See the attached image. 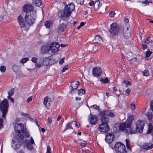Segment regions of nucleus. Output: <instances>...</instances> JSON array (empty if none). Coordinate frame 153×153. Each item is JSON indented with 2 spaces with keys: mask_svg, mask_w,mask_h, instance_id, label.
I'll list each match as a JSON object with an SVG mask.
<instances>
[{
  "mask_svg": "<svg viewBox=\"0 0 153 153\" xmlns=\"http://www.w3.org/2000/svg\"><path fill=\"white\" fill-rule=\"evenodd\" d=\"M74 8V4L73 3H69L65 6L62 10L59 11L58 16L59 18H62L64 21H67Z\"/></svg>",
  "mask_w": 153,
  "mask_h": 153,
  "instance_id": "nucleus-1",
  "label": "nucleus"
},
{
  "mask_svg": "<svg viewBox=\"0 0 153 153\" xmlns=\"http://www.w3.org/2000/svg\"><path fill=\"white\" fill-rule=\"evenodd\" d=\"M144 125L145 123L143 121L139 120L135 123V128L131 127L128 129V130H126V131L128 133V134H135L137 132L142 133L143 131Z\"/></svg>",
  "mask_w": 153,
  "mask_h": 153,
  "instance_id": "nucleus-2",
  "label": "nucleus"
},
{
  "mask_svg": "<svg viewBox=\"0 0 153 153\" xmlns=\"http://www.w3.org/2000/svg\"><path fill=\"white\" fill-rule=\"evenodd\" d=\"M36 16V11H32L30 13H26L25 16V20L29 28L34 23Z\"/></svg>",
  "mask_w": 153,
  "mask_h": 153,
  "instance_id": "nucleus-3",
  "label": "nucleus"
},
{
  "mask_svg": "<svg viewBox=\"0 0 153 153\" xmlns=\"http://www.w3.org/2000/svg\"><path fill=\"white\" fill-rule=\"evenodd\" d=\"M8 102L7 99H4L0 104V110L2 113V117L5 118L8 112Z\"/></svg>",
  "mask_w": 153,
  "mask_h": 153,
  "instance_id": "nucleus-4",
  "label": "nucleus"
},
{
  "mask_svg": "<svg viewBox=\"0 0 153 153\" xmlns=\"http://www.w3.org/2000/svg\"><path fill=\"white\" fill-rule=\"evenodd\" d=\"M17 21L19 27L21 29L24 28L25 30H28L29 28L22 15H20L17 17Z\"/></svg>",
  "mask_w": 153,
  "mask_h": 153,
  "instance_id": "nucleus-5",
  "label": "nucleus"
},
{
  "mask_svg": "<svg viewBox=\"0 0 153 153\" xmlns=\"http://www.w3.org/2000/svg\"><path fill=\"white\" fill-rule=\"evenodd\" d=\"M24 129V125L22 123L17 124L14 127L15 131L18 133L17 137H19L21 140L24 137L23 134H21L22 132Z\"/></svg>",
  "mask_w": 153,
  "mask_h": 153,
  "instance_id": "nucleus-6",
  "label": "nucleus"
},
{
  "mask_svg": "<svg viewBox=\"0 0 153 153\" xmlns=\"http://www.w3.org/2000/svg\"><path fill=\"white\" fill-rule=\"evenodd\" d=\"M125 125L123 123H116L113 126L114 131L115 132L120 131H123L124 133L128 134L126 130H128V129L126 128Z\"/></svg>",
  "mask_w": 153,
  "mask_h": 153,
  "instance_id": "nucleus-7",
  "label": "nucleus"
},
{
  "mask_svg": "<svg viewBox=\"0 0 153 153\" xmlns=\"http://www.w3.org/2000/svg\"><path fill=\"white\" fill-rule=\"evenodd\" d=\"M115 149L117 153H126V147L122 143L118 142L116 143Z\"/></svg>",
  "mask_w": 153,
  "mask_h": 153,
  "instance_id": "nucleus-8",
  "label": "nucleus"
},
{
  "mask_svg": "<svg viewBox=\"0 0 153 153\" xmlns=\"http://www.w3.org/2000/svg\"><path fill=\"white\" fill-rule=\"evenodd\" d=\"M110 27L111 28L109 32L111 34L114 35L117 34L119 32L120 28L116 23H113L111 25Z\"/></svg>",
  "mask_w": 153,
  "mask_h": 153,
  "instance_id": "nucleus-9",
  "label": "nucleus"
},
{
  "mask_svg": "<svg viewBox=\"0 0 153 153\" xmlns=\"http://www.w3.org/2000/svg\"><path fill=\"white\" fill-rule=\"evenodd\" d=\"M24 144L26 145L27 149L29 150L33 149V144H35L34 140L32 137H31L30 140L26 139L24 142Z\"/></svg>",
  "mask_w": 153,
  "mask_h": 153,
  "instance_id": "nucleus-10",
  "label": "nucleus"
},
{
  "mask_svg": "<svg viewBox=\"0 0 153 153\" xmlns=\"http://www.w3.org/2000/svg\"><path fill=\"white\" fill-rule=\"evenodd\" d=\"M50 47V50L52 53L56 52L59 50V43L56 42H53Z\"/></svg>",
  "mask_w": 153,
  "mask_h": 153,
  "instance_id": "nucleus-11",
  "label": "nucleus"
},
{
  "mask_svg": "<svg viewBox=\"0 0 153 153\" xmlns=\"http://www.w3.org/2000/svg\"><path fill=\"white\" fill-rule=\"evenodd\" d=\"M109 126L108 124H101L98 127L99 130L104 133L108 132L109 130Z\"/></svg>",
  "mask_w": 153,
  "mask_h": 153,
  "instance_id": "nucleus-12",
  "label": "nucleus"
},
{
  "mask_svg": "<svg viewBox=\"0 0 153 153\" xmlns=\"http://www.w3.org/2000/svg\"><path fill=\"white\" fill-rule=\"evenodd\" d=\"M134 116L133 115H130L128 117L126 122L123 123L125 124L126 128L129 129L131 127V125L134 119Z\"/></svg>",
  "mask_w": 153,
  "mask_h": 153,
  "instance_id": "nucleus-13",
  "label": "nucleus"
},
{
  "mask_svg": "<svg viewBox=\"0 0 153 153\" xmlns=\"http://www.w3.org/2000/svg\"><path fill=\"white\" fill-rule=\"evenodd\" d=\"M20 146V141L19 139L15 138L12 142V147L15 149H19Z\"/></svg>",
  "mask_w": 153,
  "mask_h": 153,
  "instance_id": "nucleus-14",
  "label": "nucleus"
},
{
  "mask_svg": "<svg viewBox=\"0 0 153 153\" xmlns=\"http://www.w3.org/2000/svg\"><path fill=\"white\" fill-rule=\"evenodd\" d=\"M98 120V117L96 115H92L91 114L90 115V116L88 119V121L90 123L91 125H95Z\"/></svg>",
  "mask_w": 153,
  "mask_h": 153,
  "instance_id": "nucleus-15",
  "label": "nucleus"
},
{
  "mask_svg": "<svg viewBox=\"0 0 153 153\" xmlns=\"http://www.w3.org/2000/svg\"><path fill=\"white\" fill-rule=\"evenodd\" d=\"M92 74L95 77L100 76L102 73V70L99 67H94L92 70Z\"/></svg>",
  "mask_w": 153,
  "mask_h": 153,
  "instance_id": "nucleus-16",
  "label": "nucleus"
},
{
  "mask_svg": "<svg viewBox=\"0 0 153 153\" xmlns=\"http://www.w3.org/2000/svg\"><path fill=\"white\" fill-rule=\"evenodd\" d=\"M33 5L30 4H27L24 5L23 7V10L26 13L27 12L30 13L32 11H36L33 10Z\"/></svg>",
  "mask_w": 153,
  "mask_h": 153,
  "instance_id": "nucleus-17",
  "label": "nucleus"
},
{
  "mask_svg": "<svg viewBox=\"0 0 153 153\" xmlns=\"http://www.w3.org/2000/svg\"><path fill=\"white\" fill-rule=\"evenodd\" d=\"M100 116H107L111 117L115 116L114 114L109 110H103L100 112Z\"/></svg>",
  "mask_w": 153,
  "mask_h": 153,
  "instance_id": "nucleus-18",
  "label": "nucleus"
},
{
  "mask_svg": "<svg viewBox=\"0 0 153 153\" xmlns=\"http://www.w3.org/2000/svg\"><path fill=\"white\" fill-rule=\"evenodd\" d=\"M79 85V82L78 81H73L71 84V89L70 93H72V91L74 90H76L77 89Z\"/></svg>",
  "mask_w": 153,
  "mask_h": 153,
  "instance_id": "nucleus-19",
  "label": "nucleus"
},
{
  "mask_svg": "<svg viewBox=\"0 0 153 153\" xmlns=\"http://www.w3.org/2000/svg\"><path fill=\"white\" fill-rule=\"evenodd\" d=\"M114 135L111 133H107L106 135L105 140L108 143L111 142L114 139Z\"/></svg>",
  "mask_w": 153,
  "mask_h": 153,
  "instance_id": "nucleus-20",
  "label": "nucleus"
},
{
  "mask_svg": "<svg viewBox=\"0 0 153 153\" xmlns=\"http://www.w3.org/2000/svg\"><path fill=\"white\" fill-rule=\"evenodd\" d=\"M51 102V100L48 97L46 96L44 99L43 104L45 107L48 108Z\"/></svg>",
  "mask_w": 153,
  "mask_h": 153,
  "instance_id": "nucleus-21",
  "label": "nucleus"
},
{
  "mask_svg": "<svg viewBox=\"0 0 153 153\" xmlns=\"http://www.w3.org/2000/svg\"><path fill=\"white\" fill-rule=\"evenodd\" d=\"M128 27H126V28L123 27V36L126 39H128L131 36V34L128 30Z\"/></svg>",
  "mask_w": 153,
  "mask_h": 153,
  "instance_id": "nucleus-22",
  "label": "nucleus"
},
{
  "mask_svg": "<svg viewBox=\"0 0 153 153\" xmlns=\"http://www.w3.org/2000/svg\"><path fill=\"white\" fill-rule=\"evenodd\" d=\"M153 148V144H152L150 143H145L142 146L143 149L146 150L150 149Z\"/></svg>",
  "mask_w": 153,
  "mask_h": 153,
  "instance_id": "nucleus-23",
  "label": "nucleus"
},
{
  "mask_svg": "<svg viewBox=\"0 0 153 153\" xmlns=\"http://www.w3.org/2000/svg\"><path fill=\"white\" fill-rule=\"evenodd\" d=\"M100 116L101 117V124H108L109 121V118L106 117L105 115H104V116Z\"/></svg>",
  "mask_w": 153,
  "mask_h": 153,
  "instance_id": "nucleus-24",
  "label": "nucleus"
},
{
  "mask_svg": "<svg viewBox=\"0 0 153 153\" xmlns=\"http://www.w3.org/2000/svg\"><path fill=\"white\" fill-rule=\"evenodd\" d=\"M66 28V25L63 23H62L58 26L57 30L58 32L59 33H61L64 32L65 30V29Z\"/></svg>",
  "mask_w": 153,
  "mask_h": 153,
  "instance_id": "nucleus-25",
  "label": "nucleus"
},
{
  "mask_svg": "<svg viewBox=\"0 0 153 153\" xmlns=\"http://www.w3.org/2000/svg\"><path fill=\"white\" fill-rule=\"evenodd\" d=\"M50 51V47L48 46L47 45H44L42 47L41 51L43 54L48 53Z\"/></svg>",
  "mask_w": 153,
  "mask_h": 153,
  "instance_id": "nucleus-26",
  "label": "nucleus"
},
{
  "mask_svg": "<svg viewBox=\"0 0 153 153\" xmlns=\"http://www.w3.org/2000/svg\"><path fill=\"white\" fill-rule=\"evenodd\" d=\"M50 59L48 57L44 58L41 59L40 61L43 65H47L49 63Z\"/></svg>",
  "mask_w": 153,
  "mask_h": 153,
  "instance_id": "nucleus-27",
  "label": "nucleus"
},
{
  "mask_svg": "<svg viewBox=\"0 0 153 153\" xmlns=\"http://www.w3.org/2000/svg\"><path fill=\"white\" fill-rule=\"evenodd\" d=\"M102 6V4L100 3L99 1H97L96 2L95 6L94 7V10H97L98 9L100 8Z\"/></svg>",
  "mask_w": 153,
  "mask_h": 153,
  "instance_id": "nucleus-28",
  "label": "nucleus"
},
{
  "mask_svg": "<svg viewBox=\"0 0 153 153\" xmlns=\"http://www.w3.org/2000/svg\"><path fill=\"white\" fill-rule=\"evenodd\" d=\"M76 123V121H73L72 122L68 123L66 125V127L65 129L63 131V132H64L66 131L67 129H73V128L72 127V122Z\"/></svg>",
  "mask_w": 153,
  "mask_h": 153,
  "instance_id": "nucleus-29",
  "label": "nucleus"
},
{
  "mask_svg": "<svg viewBox=\"0 0 153 153\" xmlns=\"http://www.w3.org/2000/svg\"><path fill=\"white\" fill-rule=\"evenodd\" d=\"M33 3L36 6L39 7L42 4L41 0H33Z\"/></svg>",
  "mask_w": 153,
  "mask_h": 153,
  "instance_id": "nucleus-30",
  "label": "nucleus"
},
{
  "mask_svg": "<svg viewBox=\"0 0 153 153\" xmlns=\"http://www.w3.org/2000/svg\"><path fill=\"white\" fill-rule=\"evenodd\" d=\"M94 40L97 43L100 42L102 40V38L99 35H97L95 37Z\"/></svg>",
  "mask_w": 153,
  "mask_h": 153,
  "instance_id": "nucleus-31",
  "label": "nucleus"
},
{
  "mask_svg": "<svg viewBox=\"0 0 153 153\" xmlns=\"http://www.w3.org/2000/svg\"><path fill=\"white\" fill-rule=\"evenodd\" d=\"M146 115L147 116V118L150 121L152 119V113L148 112L146 114Z\"/></svg>",
  "mask_w": 153,
  "mask_h": 153,
  "instance_id": "nucleus-32",
  "label": "nucleus"
},
{
  "mask_svg": "<svg viewBox=\"0 0 153 153\" xmlns=\"http://www.w3.org/2000/svg\"><path fill=\"white\" fill-rule=\"evenodd\" d=\"M153 128V126L152 124L151 123H149L148 126V129L147 132V134H149L152 132V130Z\"/></svg>",
  "mask_w": 153,
  "mask_h": 153,
  "instance_id": "nucleus-33",
  "label": "nucleus"
},
{
  "mask_svg": "<svg viewBox=\"0 0 153 153\" xmlns=\"http://www.w3.org/2000/svg\"><path fill=\"white\" fill-rule=\"evenodd\" d=\"M45 26L46 28H50V26L51 25V22L50 21H46L44 23Z\"/></svg>",
  "mask_w": 153,
  "mask_h": 153,
  "instance_id": "nucleus-34",
  "label": "nucleus"
},
{
  "mask_svg": "<svg viewBox=\"0 0 153 153\" xmlns=\"http://www.w3.org/2000/svg\"><path fill=\"white\" fill-rule=\"evenodd\" d=\"M126 146L127 148L128 149L131 151V149L130 147V141L128 139H126Z\"/></svg>",
  "mask_w": 153,
  "mask_h": 153,
  "instance_id": "nucleus-35",
  "label": "nucleus"
},
{
  "mask_svg": "<svg viewBox=\"0 0 153 153\" xmlns=\"http://www.w3.org/2000/svg\"><path fill=\"white\" fill-rule=\"evenodd\" d=\"M85 93V90L84 89H80L78 91V94L79 95L84 94Z\"/></svg>",
  "mask_w": 153,
  "mask_h": 153,
  "instance_id": "nucleus-36",
  "label": "nucleus"
},
{
  "mask_svg": "<svg viewBox=\"0 0 153 153\" xmlns=\"http://www.w3.org/2000/svg\"><path fill=\"white\" fill-rule=\"evenodd\" d=\"M100 81L101 82L102 84H106L108 82L109 80L107 78H106L105 79H102L100 80Z\"/></svg>",
  "mask_w": 153,
  "mask_h": 153,
  "instance_id": "nucleus-37",
  "label": "nucleus"
},
{
  "mask_svg": "<svg viewBox=\"0 0 153 153\" xmlns=\"http://www.w3.org/2000/svg\"><path fill=\"white\" fill-rule=\"evenodd\" d=\"M19 66L16 65H14L13 66V70L15 72H17L19 69Z\"/></svg>",
  "mask_w": 153,
  "mask_h": 153,
  "instance_id": "nucleus-38",
  "label": "nucleus"
},
{
  "mask_svg": "<svg viewBox=\"0 0 153 153\" xmlns=\"http://www.w3.org/2000/svg\"><path fill=\"white\" fill-rule=\"evenodd\" d=\"M21 134H23L26 137H29V135L25 129H24L22 132Z\"/></svg>",
  "mask_w": 153,
  "mask_h": 153,
  "instance_id": "nucleus-39",
  "label": "nucleus"
},
{
  "mask_svg": "<svg viewBox=\"0 0 153 153\" xmlns=\"http://www.w3.org/2000/svg\"><path fill=\"white\" fill-rule=\"evenodd\" d=\"M130 82L129 81H127V80H125L123 82V85H125L127 87L128 85H129Z\"/></svg>",
  "mask_w": 153,
  "mask_h": 153,
  "instance_id": "nucleus-40",
  "label": "nucleus"
},
{
  "mask_svg": "<svg viewBox=\"0 0 153 153\" xmlns=\"http://www.w3.org/2000/svg\"><path fill=\"white\" fill-rule=\"evenodd\" d=\"M28 60L29 58H24L20 60V62L21 63H25Z\"/></svg>",
  "mask_w": 153,
  "mask_h": 153,
  "instance_id": "nucleus-41",
  "label": "nucleus"
},
{
  "mask_svg": "<svg viewBox=\"0 0 153 153\" xmlns=\"http://www.w3.org/2000/svg\"><path fill=\"white\" fill-rule=\"evenodd\" d=\"M143 75L146 76L149 75V72L148 70H146L143 71Z\"/></svg>",
  "mask_w": 153,
  "mask_h": 153,
  "instance_id": "nucleus-42",
  "label": "nucleus"
},
{
  "mask_svg": "<svg viewBox=\"0 0 153 153\" xmlns=\"http://www.w3.org/2000/svg\"><path fill=\"white\" fill-rule=\"evenodd\" d=\"M6 70V68L4 66H1L0 68V70L2 72H4Z\"/></svg>",
  "mask_w": 153,
  "mask_h": 153,
  "instance_id": "nucleus-43",
  "label": "nucleus"
},
{
  "mask_svg": "<svg viewBox=\"0 0 153 153\" xmlns=\"http://www.w3.org/2000/svg\"><path fill=\"white\" fill-rule=\"evenodd\" d=\"M145 42L147 44H149L152 43V41L150 37H149L146 40Z\"/></svg>",
  "mask_w": 153,
  "mask_h": 153,
  "instance_id": "nucleus-44",
  "label": "nucleus"
},
{
  "mask_svg": "<svg viewBox=\"0 0 153 153\" xmlns=\"http://www.w3.org/2000/svg\"><path fill=\"white\" fill-rule=\"evenodd\" d=\"M14 91L13 89H11L8 92V94L9 95L12 96L14 94Z\"/></svg>",
  "mask_w": 153,
  "mask_h": 153,
  "instance_id": "nucleus-45",
  "label": "nucleus"
},
{
  "mask_svg": "<svg viewBox=\"0 0 153 153\" xmlns=\"http://www.w3.org/2000/svg\"><path fill=\"white\" fill-rule=\"evenodd\" d=\"M84 1V0H76V3L79 4H82Z\"/></svg>",
  "mask_w": 153,
  "mask_h": 153,
  "instance_id": "nucleus-46",
  "label": "nucleus"
},
{
  "mask_svg": "<svg viewBox=\"0 0 153 153\" xmlns=\"http://www.w3.org/2000/svg\"><path fill=\"white\" fill-rule=\"evenodd\" d=\"M91 107L94 108L97 110H98L99 109V108L96 105H94L91 106Z\"/></svg>",
  "mask_w": 153,
  "mask_h": 153,
  "instance_id": "nucleus-47",
  "label": "nucleus"
},
{
  "mask_svg": "<svg viewBox=\"0 0 153 153\" xmlns=\"http://www.w3.org/2000/svg\"><path fill=\"white\" fill-rule=\"evenodd\" d=\"M148 0H145L144 1H137V2H140V3H143V4H148L149 2L150 3H151L152 2H148Z\"/></svg>",
  "mask_w": 153,
  "mask_h": 153,
  "instance_id": "nucleus-48",
  "label": "nucleus"
},
{
  "mask_svg": "<svg viewBox=\"0 0 153 153\" xmlns=\"http://www.w3.org/2000/svg\"><path fill=\"white\" fill-rule=\"evenodd\" d=\"M37 58L35 57H32L31 59V61L35 63H36L37 62Z\"/></svg>",
  "mask_w": 153,
  "mask_h": 153,
  "instance_id": "nucleus-49",
  "label": "nucleus"
},
{
  "mask_svg": "<svg viewBox=\"0 0 153 153\" xmlns=\"http://www.w3.org/2000/svg\"><path fill=\"white\" fill-rule=\"evenodd\" d=\"M43 64L42 63H37L35 64V66L36 67L39 68L40 67L42 66L43 65Z\"/></svg>",
  "mask_w": 153,
  "mask_h": 153,
  "instance_id": "nucleus-50",
  "label": "nucleus"
},
{
  "mask_svg": "<svg viewBox=\"0 0 153 153\" xmlns=\"http://www.w3.org/2000/svg\"><path fill=\"white\" fill-rule=\"evenodd\" d=\"M135 105L134 104V103H131L130 105V108L131 109L133 110H134L135 109Z\"/></svg>",
  "mask_w": 153,
  "mask_h": 153,
  "instance_id": "nucleus-51",
  "label": "nucleus"
},
{
  "mask_svg": "<svg viewBox=\"0 0 153 153\" xmlns=\"http://www.w3.org/2000/svg\"><path fill=\"white\" fill-rule=\"evenodd\" d=\"M131 90L130 89H127L125 91L126 93L125 94L126 96L128 95L131 92Z\"/></svg>",
  "mask_w": 153,
  "mask_h": 153,
  "instance_id": "nucleus-52",
  "label": "nucleus"
},
{
  "mask_svg": "<svg viewBox=\"0 0 153 153\" xmlns=\"http://www.w3.org/2000/svg\"><path fill=\"white\" fill-rule=\"evenodd\" d=\"M46 153H51V151L50 147L48 146Z\"/></svg>",
  "mask_w": 153,
  "mask_h": 153,
  "instance_id": "nucleus-53",
  "label": "nucleus"
},
{
  "mask_svg": "<svg viewBox=\"0 0 153 153\" xmlns=\"http://www.w3.org/2000/svg\"><path fill=\"white\" fill-rule=\"evenodd\" d=\"M151 54V53L150 51H147L146 53V56L148 57H149Z\"/></svg>",
  "mask_w": 153,
  "mask_h": 153,
  "instance_id": "nucleus-54",
  "label": "nucleus"
},
{
  "mask_svg": "<svg viewBox=\"0 0 153 153\" xmlns=\"http://www.w3.org/2000/svg\"><path fill=\"white\" fill-rule=\"evenodd\" d=\"M3 120L1 118H0V129L3 126Z\"/></svg>",
  "mask_w": 153,
  "mask_h": 153,
  "instance_id": "nucleus-55",
  "label": "nucleus"
},
{
  "mask_svg": "<svg viewBox=\"0 0 153 153\" xmlns=\"http://www.w3.org/2000/svg\"><path fill=\"white\" fill-rule=\"evenodd\" d=\"M32 96L30 97L27 98V99L26 101V102L27 103H29V102L30 101H32Z\"/></svg>",
  "mask_w": 153,
  "mask_h": 153,
  "instance_id": "nucleus-56",
  "label": "nucleus"
},
{
  "mask_svg": "<svg viewBox=\"0 0 153 153\" xmlns=\"http://www.w3.org/2000/svg\"><path fill=\"white\" fill-rule=\"evenodd\" d=\"M115 14V13L114 11H111L109 13V15L111 17H113L114 16Z\"/></svg>",
  "mask_w": 153,
  "mask_h": 153,
  "instance_id": "nucleus-57",
  "label": "nucleus"
},
{
  "mask_svg": "<svg viewBox=\"0 0 153 153\" xmlns=\"http://www.w3.org/2000/svg\"><path fill=\"white\" fill-rule=\"evenodd\" d=\"M89 5L91 6H94L95 5V3H94V1H91L89 3Z\"/></svg>",
  "mask_w": 153,
  "mask_h": 153,
  "instance_id": "nucleus-58",
  "label": "nucleus"
},
{
  "mask_svg": "<svg viewBox=\"0 0 153 153\" xmlns=\"http://www.w3.org/2000/svg\"><path fill=\"white\" fill-rule=\"evenodd\" d=\"M68 65H66L65 66V67L63 68L62 70V72H64L65 71H66L68 69Z\"/></svg>",
  "mask_w": 153,
  "mask_h": 153,
  "instance_id": "nucleus-59",
  "label": "nucleus"
},
{
  "mask_svg": "<svg viewBox=\"0 0 153 153\" xmlns=\"http://www.w3.org/2000/svg\"><path fill=\"white\" fill-rule=\"evenodd\" d=\"M80 145L82 147H85L87 146V144L85 143H82Z\"/></svg>",
  "mask_w": 153,
  "mask_h": 153,
  "instance_id": "nucleus-60",
  "label": "nucleus"
},
{
  "mask_svg": "<svg viewBox=\"0 0 153 153\" xmlns=\"http://www.w3.org/2000/svg\"><path fill=\"white\" fill-rule=\"evenodd\" d=\"M142 48L144 50L147 48V45L146 44H142Z\"/></svg>",
  "mask_w": 153,
  "mask_h": 153,
  "instance_id": "nucleus-61",
  "label": "nucleus"
},
{
  "mask_svg": "<svg viewBox=\"0 0 153 153\" xmlns=\"http://www.w3.org/2000/svg\"><path fill=\"white\" fill-rule=\"evenodd\" d=\"M150 108L152 111H153V100L151 102L150 104Z\"/></svg>",
  "mask_w": 153,
  "mask_h": 153,
  "instance_id": "nucleus-62",
  "label": "nucleus"
},
{
  "mask_svg": "<svg viewBox=\"0 0 153 153\" xmlns=\"http://www.w3.org/2000/svg\"><path fill=\"white\" fill-rule=\"evenodd\" d=\"M64 58H63L59 62V63L60 65H62L64 62Z\"/></svg>",
  "mask_w": 153,
  "mask_h": 153,
  "instance_id": "nucleus-63",
  "label": "nucleus"
},
{
  "mask_svg": "<svg viewBox=\"0 0 153 153\" xmlns=\"http://www.w3.org/2000/svg\"><path fill=\"white\" fill-rule=\"evenodd\" d=\"M48 121L49 123L51 124L52 122V120L51 118L49 117L48 119Z\"/></svg>",
  "mask_w": 153,
  "mask_h": 153,
  "instance_id": "nucleus-64",
  "label": "nucleus"
}]
</instances>
